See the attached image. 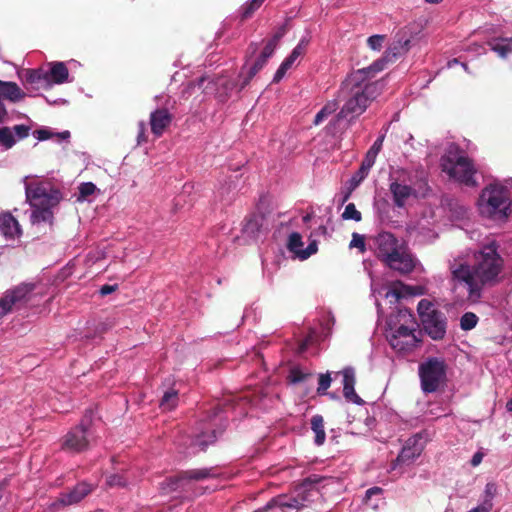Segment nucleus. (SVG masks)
<instances>
[{
  "label": "nucleus",
  "mask_w": 512,
  "mask_h": 512,
  "mask_svg": "<svg viewBox=\"0 0 512 512\" xmlns=\"http://www.w3.org/2000/svg\"><path fill=\"white\" fill-rule=\"evenodd\" d=\"M502 267V258L493 243L478 251L466 253L450 262L453 288L455 291L464 289L467 300L476 303L485 286L498 282Z\"/></svg>",
  "instance_id": "obj_1"
},
{
  "label": "nucleus",
  "mask_w": 512,
  "mask_h": 512,
  "mask_svg": "<svg viewBox=\"0 0 512 512\" xmlns=\"http://www.w3.org/2000/svg\"><path fill=\"white\" fill-rule=\"evenodd\" d=\"M390 60V51H388L370 66L352 72L342 82L336 96L338 103H342V106L334 121L329 124V129L341 120L351 122L367 110L381 93L380 84L372 82L371 79L382 71Z\"/></svg>",
  "instance_id": "obj_2"
},
{
  "label": "nucleus",
  "mask_w": 512,
  "mask_h": 512,
  "mask_svg": "<svg viewBox=\"0 0 512 512\" xmlns=\"http://www.w3.org/2000/svg\"><path fill=\"white\" fill-rule=\"evenodd\" d=\"M26 200L32 208L30 220L33 225H52L53 208L57 206L61 195L51 182L37 176L23 178Z\"/></svg>",
  "instance_id": "obj_3"
},
{
  "label": "nucleus",
  "mask_w": 512,
  "mask_h": 512,
  "mask_svg": "<svg viewBox=\"0 0 512 512\" xmlns=\"http://www.w3.org/2000/svg\"><path fill=\"white\" fill-rule=\"evenodd\" d=\"M373 247L378 258L391 269L408 274L417 266V259L408 251L407 246L393 234L382 232L373 238Z\"/></svg>",
  "instance_id": "obj_4"
},
{
  "label": "nucleus",
  "mask_w": 512,
  "mask_h": 512,
  "mask_svg": "<svg viewBox=\"0 0 512 512\" xmlns=\"http://www.w3.org/2000/svg\"><path fill=\"white\" fill-rule=\"evenodd\" d=\"M416 322L407 309H399L387 321V338L391 347L399 353L413 351L419 344Z\"/></svg>",
  "instance_id": "obj_5"
},
{
  "label": "nucleus",
  "mask_w": 512,
  "mask_h": 512,
  "mask_svg": "<svg viewBox=\"0 0 512 512\" xmlns=\"http://www.w3.org/2000/svg\"><path fill=\"white\" fill-rule=\"evenodd\" d=\"M480 214L494 221H503L510 214L511 198L507 187L500 183L486 186L477 202Z\"/></svg>",
  "instance_id": "obj_6"
},
{
  "label": "nucleus",
  "mask_w": 512,
  "mask_h": 512,
  "mask_svg": "<svg viewBox=\"0 0 512 512\" xmlns=\"http://www.w3.org/2000/svg\"><path fill=\"white\" fill-rule=\"evenodd\" d=\"M18 75L27 90H48L69 81V71L63 62H49L38 69L23 70Z\"/></svg>",
  "instance_id": "obj_7"
},
{
  "label": "nucleus",
  "mask_w": 512,
  "mask_h": 512,
  "mask_svg": "<svg viewBox=\"0 0 512 512\" xmlns=\"http://www.w3.org/2000/svg\"><path fill=\"white\" fill-rule=\"evenodd\" d=\"M442 170L448 176L468 186L476 185V169L469 158L455 146L449 147L441 159Z\"/></svg>",
  "instance_id": "obj_8"
},
{
  "label": "nucleus",
  "mask_w": 512,
  "mask_h": 512,
  "mask_svg": "<svg viewBox=\"0 0 512 512\" xmlns=\"http://www.w3.org/2000/svg\"><path fill=\"white\" fill-rule=\"evenodd\" d=\"M318 494L315 484L309 480H305L298 485L291 494L279 495L271 499L266 506L259 510L265 512L272 508L285 509H301L310 502L314 496Z\"/></svg>",
  "instance_id": "obj_9"
},
{
  "label": "nucleus",
  "mask_w": 512,
  "mask_h": 512,
  "mask_svg": "<svg viewBox=\"0 0 512 512\" xmlns=\"http://www.w3.org/2000/svg\"><path fill=\"white\" fill-rule=\"evenodd\" d=\"M421 388L425 393L437 391L446 382V364L438 358H428L419 366Z\"/></svg>",
  "instance_id": "obj_10"
},
{
  "label": "nucleus",
  "mask_w": 512,
  "mask_h": 512,
  "mask_svg": "<svg viewBox=\"0 0 512 512\" xmlns=\"http://www.w3.org/2000/svg\"><path fill=\"white\" fill-rule=\"evenodd\" d=\"M407 181H410V177L409 172L405 169H398L391 176L389 190L395 206L399 208L405 207L417 197L415 188L407 184Z\"/></svg>",
  "instance_id": "obj_11"
},
{
  "label": "nucleus",
  "mask_w": 512,
  "mask_h": 512,
  "mask_svg": "<svg viewBox=\"0 0 512 512\" xmlns=\"http://www.w3.org/2000/svg\"><path fill=\"white\" fill-rule=\"evenodd\" d=\"M199 87L203 88L206 94H214L219 100H226L237 85L231 81L227 75H222L216 79L203 77L199 81Z\"/></svg>",
  "instance_id": "obj_12"
},
{
  "label": "nucleus",
  "mask_w": 512,
  "mask_h": 512,
  "mask_svg": "<svg viewBox=\"0 0 512 512\" xmlns=\"http://www.w3.org/2000/svg\"><path fill=\"white\" fill-rule=\"evenodd\" d=\"M88 421L83 420L80 425L70 430L63 439V448L72 452H80L89 444Z\"/></svg>",
  "instance_id": "obj_13"
},
{
  "label": "nucleus",
  "mask_w": 512,
  "mask_h": 512,
  "mask_svg": "<svg viewBox=\"0 0 512 512\" xmlns=\"http://www.w3.org/2000/svg\"><path fill=\"white\" fill-rule=\"evenodd\" d=\"M33 289L34 286L32 284H21L13 290L8 291L0 299V318L9 313L14 306L25 302Z\"/></svg>",
  "instance_id": "obj_14"
},
{
  "label": "nucleus",
  "mask_w": 512,
  "mask_h": 512,
  "mask_svg": "<svg viewBox=\"0 0 512 512\" xmlns=\"http://www.w3.org/2000/svg\"><path fill=\"white\" fill-rule=\"evenodd\" d=\"M208 476V471L205 469L186 471L178 476L166 478L160 483V490L163 494H169L180 488H184L188 480H200Z\"/></svg>",
  "instance_id": "obj_15"
},
{
  "label": "nucleus",
  "mask_w": 512,
  "mask_h": 512,
  "mask_svg": "<svg viewBox=\"0 0 512 512\" xmlns=\"http://www.w3.org/2000/svg\"><path fill=\"white\" fill-rule=\"evenodd\" d=\"M424 449V443L421 435H414L410 437L403 446L400 454L398 455L392 469L395 470L400 465H410L416 458L420 456Z\"/></svg>",
  "instance_id": "obj_16"
},
{
  "label": "nucleus",
  "mask_w": 512,
  "mask_h": 512,
  "mask_svg": "<svg viewBox=\"0 0 512 512\" xmlns=\"http://www.w3.org/2000/svg\"><path fill=\"white\" fill-rule=\"evenodd\" d=\"M286 247L295 258L305 260L311 255L315 254L318 250L317 242L312 240L306 248H304V242L302 236L298 232H292L289 234Z\"/></svg>",
  "instance_id": "obj_17"
},
{
  "label": "nucleus",
  "mask_w": 512,
  "mask_h": 512,
  "mask_svg": "<svg viewBox=\"0 0 512 512\" xmlns=\"http://www.w3.org/2000/svg\"><path fill=\"white\" fill-rule=\"evenodd\" d=\"M427 292V287L424 284L419 285H406L401 281L392 282L389 290L386 291L385 297H393L395 301L400 298L408 296H421Z\"/></svg>",
  "instance_id": "obj_18"
},
{
  "label": "nucleus",
  "mask_w": 512,
  "mask_h": 512,
  "mask_svg": "<svg viewBox=\"0 0 512 512\" xmlns=\"http://www.w3.org/2000/svg\"><path fill=\"white\" fill-rule=\"evenodd\" d=\"M309 38L303 37L299 43L292 50L291 54L281 63L280 67L276 71L273 82H279L286 74V72L294 65L299 57L304 55L306 48L309 44Z\"/></svg>",
  "instance_id": "obj_19"
},
{
  "label": "nucleus",
  "mask_w": 512,
  "mask_h": 512,
  "mask_svg": "<svg viewBox=\"0 0 512 512\" xmlns=\"http://www.w3.org/2000/svg\"><path fill=\"white\" fill-rule=\"evenodd\" d=\"M266 62L267 61L260 56L255 59L248 58L239 75L241 83L237 91H241L245 88L250 80L264 67Z\"/></svg>",
  "instance_id": "obj_20"
},
{
  "label": "nucleus",
  "mask_w": 512,
  "mask_h": 512,
  "mask_svg": "<svg viewBox=\"0 0 512 512\" xmlns=\"http://www.w3.org/2000/svg\"><path fill=\"white\" fill-rule=\"evenodd\" d=\"M425 332L433 339L440 340L446 333V320L442 313L427 318L422 322Z\"/></svg>",
  "instance_id": "obj_21"
},
{
  "label": "nucleus",
  "mask_w": 512,
  "mask_h": 512,
  "mask_svg": "<svg viewBox=\"0 0 512 512\" xmlns=\"http://www.w3.org/2000/svg\"><path fill=\"white\" fill-rule=\"evenodd\" d=\"M343 374V395L347 401L354 404H362L363 400L355 392V371L351 367H347L342 371Z\"/></svg>",
  "instance_id": "obj_22"
},
{
  "label": "nucleus",
  "mask_w": 512,
  "mask_h": 512,
  "mask_svg": "<svg viewBox=\"0 0 512 512\" xmlns=\"http://www.w3.org/2000/svg\"><path fill=\"white\" fill-rule=\"evenodd\" d=\"M171 122V115L166 109H158L150 115L151 131L160 137Z\"/></svg>",
  "instance_id": "obj_23"
},
{
  "label": "nucleus",
  "mask_w": 512,
  "mask_h": 512,
  "mask_svg": "<svg viewBox=\"0 0 512 512\" xmlns=\"http://www.w3.org/2000/svg\"><path fill=\"white\" fill-rule=\"evenodd\" d=\"M0 233L7 239H15L20 236L19 223L11 214H0Z\"/></svg>",
  "instance_id": "obj_24"
},
{
  "label": "nucleus",
  "mask_w": 512,
  "mask_h": 512,
  "mask_svg": "<svg viewBox=\"0 0 512 512\" xmlns=\"http://www.w3.org/2000/svg\"><path fill=\"white\" fill-rule=\"evenodd\" d=\"M25 96V91L22 90L15 82L0 80L1 99L16 103L23 100Z\"/></svg>",
  "instance_id": "obj_25"
},
{
  "label": "nucleus",
  "mask_w": 512,
  "mask_h": 512,
  "mask_svg": "<svg viewBox=\"0 0 512 512\" xmlns=\"http://www.w3.org/2000/svg\"><path fill=\"white\" fill-rule=\"evenodd\" d=\"M92 490L93 487L91 485H88L87 483H80L69 493L63 494L60 498V502L64 505L76 504Z\"/></svg>",
  "instance_id": "obj_26"
},
{
  "label": "nucleus",
  "mask_w": 512,
  "mask_h": 512,
  "mask_svg": "<svg viewBox=\"0 0 512 512\" xmlns=\"http://www.w3.org/2000/svg\"><path fill=\"white\" fill-rule=\"evenodd\" d=\"M368 275L371 280V295L375 298V305L377 307L378 314H380L382 312V309L377 299V295H381L385 289H387L388 291L391 283L388 284V282L384 278L375 277L370 270H368Z\"/></svg>",
  "instance_id": "obj_27"
},
{
  "label": "nucleus",
  "mask_w": 512,
  "mask_h": 512,
  "mask_svg": "<svg viewBox=\"0 0 512 512\" xmlns=\"http://www.w3.org/2000/svg\"><path fill=\"white\" fill-rule=\"evenodd\" d=\"M339 109L338 100L335 98L328 101L315 115L313 125L319 126Z\"/></svg>",
  "instance_id": "obj_28"
},
{
  "label": "nucleus",
  "mask_w": 512,
  "mask_h": 512,
  "mask_svg": "<svg viewBox=\"0 0 512 512\" xmlns=\"http://www.w3.org/2000/svg\"><path fill=\"white\" fill-rule=\"evenodd\" d=\"M383 490L379 487H373L366 491L365 504L373 509H378L383 503Z\"/></svg>",
  "instance_id": "obj_29"
},
{
  "label": "nucleus",
  "mask_w": 512,
  "mask_h": 512,
  "mask_svg": "<svg viewBox=\"0 0 512 512\" xmlns=\"http://www.w3.org/2000/svg\"><path fill=\"white\" fill-rule=\"evenodd\" d=\"M311 428L315 433V443L322 445L325 442L326 434L324 430V420L321 415H314L311 418Z\"/></svg>",
  "instance_id": "obj_30"
},
{
  "label": "nucleus",
  "mask_w": 512,
  "mask_h": 512,
  "mask_svg": "<svg viewBox=\"0 0 512 512\" xmlns=\"http://www.w3.org/2000/svg\"><path fill=\"white\" fill-rule=\"evenodd\" d=\"M417 312L421 319V322L426 320L427 318L436 316L440 312L437 311L434 307V303L428 299H422L419 301L417 306Z\"/></svg>",
  "instance_id": "obj_31"
},
{
  "label": "nucleus",
  "mask_w": 512,
  "mask_h": 512,
  "mask_svg": "<svg viewBox=\"0 0 512 512\" xmlns=\"http://www.w3.org/2000/svg\"><path fill=\"white\" fill-rule=\"evenodd\" d=\"M377 156L373 155V153H369L367 151L365 158L362 161V164L359 168V179L357 182H362L368 175L370 169L373 167Z\"/></svg>",
  "instance_id": "obj_32"
},
{
  "label": "nucleus",
  "mask_w": 512,
  "mask_h": 512,
  "mask_svg": "<svg viewBox=\"0 0 512 512\" xmlns=\"http://www.w3.org/2000/svg\"><path fill=\"white\" fill-rule=\"evenodd\" d=\"M283 34H284V31L276 33L274 35V37L267 42V44L265 45V47L263 48V50L261 51L259 56L267 61L274 53V51L277 47L278 41L280 40V38L282 37Z\"/></svg>",
  "instance_id": "obj_33"
},
{
  "label": "nucleus",
  "mask_w": 512,
  "mask_h": 512,
  "mask_svg": "<svg viewBox=\"0 0 512 512\" xmlns=\"http://www.w3.org/2000/svg\"><path fill=\"white\" fill-rule=\"evenodd\" d=\"M178 404V395L176 391H167L160 402V407L164 411H170L174 409Z\"/></svg>",
  "instance_id": "obj_34"
},
{
  "label": "nucleus",
  "mask_w": 512,
  "mask_h": 512,
  "mask_svg": "<svg viewBox=\"0 0 512 512\" xmlns=\"http://www.w3.org/2000/svg\"><path fill=\"white\" fill-rule=\"evenodd\" d=\"M132 482L133 481L130 480V475L128 473L125 475L112 474L108 476L106 480V483L109 487H126Z\"/></svg>",
  "instance_id": "obj_35"
},
{
  "label": "nucleus",
  "mask_w": 512,
  "mask_h": 512,
  "mask_svg": "<svg viewBox=\"0 0 512 512\" xmlns=\"http://www.w3.org/2000/svg\"><path fill=\"white\" fill-rule=\"evenodd\" d=\"M492 50L496 52L501 58H506L511 52L510 43L508 39H499L492 44Z\"/></svg>",
  "instance_id": "obj_36"
},
{
  "label": "nucleus",
  "mask_w": 512,
  "mask_h": 512,
  "mask_svg": "<svg viewBox=\"0 0 512 512\" xmlns=\"http://www.w3.org/2000/svg\"><path fill=\"white\" fill-rule=\"evenodd\" d=\"M15 142L13 131L10 128L4 127L0 129V146L9 149Z\"/></svg>",
  "instance_id": "obj_37"
},
{
  "label": "nucleus",
  "mask_w": 512,
  "mask_h": 512,
  "mask_svg": "<svg viewBox=\"0 0 512 512\" xmlns=\"http://www.w3.org/2000/svg\"><path fill=\"white\" fill-rule=\"evenodd\" d=\"M477 323L478 317L472 312H466L460 319V327L465 331L473 329Z\"/></svg>",
  "instance_id": "obj_38"
},
{
  "label": "nucleus",
  "mask_w": 512,
  "mask_h": 512,
  "mask_svg": "<svg viewBox=\"0 0 512 512\" xmlns=\"http://www.w3.org/2000/svg\"><path fill=\"white\" fill-rule=\"evenodd\" d=\"M434 215L432 209L429 210V215L428 216H424L423 219L417 224V225H410L409 226V230L410 232H417V233H422L424 230H427L429 233L431 232V229H430V222L428 220V218H432Z\"/></svg>",
  "instance_id": "obj_39"
},
{
  "label": "nucleus",
  "mask_w": 512,
  "mask_h": 512,
  "mask_svg": "<svg viewBox=\"0 0 512 512\" xmlns=\"http://www.w3.org/2000/svg\"><path fill=\"white\" fill-rule=\"evenodd\" d=\"M97 190L96 186L92 182H85L79 186L78 201H84L90 195H93Z\"/></svg>",
  "instance_id": "obj_40"
},
{
  "label": "nucleus",
  "mask_w": 512,
  "mask_h": 512,
  "mask_svg": "<svg viewBox=\"0 0 512 512\" xmlns=\"http://www.w3.org/2000/svg\"><path fill=\"white\" fill-rule=\"evenodd\" d=\"M386 37L384 35L375 34L367 39L368 47L373 51H380L385 43Z\"/></svg>",
  "instance_id": "obj_41"
},
{
  "label": "nucleus",
  "mask_w": 512,
  "mask_h": 512,
  "mask_svg": "<svg viewBox=\"0 0 512 512\" xmlns=\"http://www.w3.org/2000/svg\"><path fill=\"white\" fill-rule=\"evenodd\" d=\"M342 218L345 220H354L358 222L361 220V213L356 209L353 203H349L344 209Z\"/></svg>",
  "instance_id": "obj_42"
},
{
  "label": "nucleus",
  "mask_w": 512,
  "mask_h": 512,
  "mask_svg": "<svg viewBox=\"0 0 512 512\" xmlns=\"http://www.w3.org/2000/svg\"><path fill=\"white\" fill-rule=\"evenodd\" d=\"M350 248H358L360 252L365 251V239L363 235H360L358 233L352 234V240L349 244Z\"/></svg>",
  "instance_id": "obj_43"
},
{
  "label": "nucleus",
  "mask_w": 512,
  "mask_h": 512,
  "mask_svg": "<svg viewBox=\"0 0 512 512\" xmlns=\"http://www.w3.org/2000/svg\"><path fill=\"white\" fill-rule=\"evenodd\" d=\"M215 438H216V436L214 433L212 435L208 436L207 439L204 434L199 435L195 439V445H198L199 447H201V449H204L207 445H209L210 443H213Z\"/></svg>",
  "instance_id": "obj_44"
},
{
  "label": "nucleus",
  "mask_w": 512,
  "mask_h": 512,
  "mask_svg": "<svg viewBox=\"0 0 512 512\" xmlns=\"http://www.w3.org/2000/svg\"><path fill=\"white\" fill-rule=\"evenodd\" d=\"M331 384V377L329 374H321L319 377L318 392L324 393Z\"/></svg>",
  "instance_id": "obj_45"
},
{
  "label": "nucleus",
  "mask_w": 512,
  "mask_h": 512,
  "mask_svg": "<svg viewBox=\"0 0 512 512\" xmlns=\"http://www.w3.org/2000/svg\"><path fill=\"white\" fill-rule=\"evenodd\" d=\"M13 135L16 134L18 139L26 138L29 135V128L25 125H15L13 129Z\"/></svg>",
  "instance_id": "obj_46"
},
{
  "label": "nucleus",
  "mask_w": 512,
  "mask_h": 512,
  "mask_svg": "<svg viewBox=\"0 0 512 512\" xmlns=\"http://www.w3.org/2000/svg\"><path fill=\"white\" fill-rule=\"evenodd\" d=\"M265 0H251L246 8H245V11H244V16L245 17H248L250 14H252L256 9H258L261 4L264 2Z\"/></svg>",
  "instance_id": "obj_47"
},
{
  "label": "nucleus",
  "mask_w": 512,
  "mask_h": 512,
  "mask_svg": "<svg viewBox=\"0 0 512 512\" xmlns=\"http://www.w3.org/2000/svg\"><path fill=\"white\" fill-rule=\"evenodd\" d=\"M305 377H306V374H304L299 368H293L290 371L289 378L292 383L300 382V381L304 380Z\"/></svg>",
  "instance_id": "obj_48"
},
{
  "label": "nucleus",
  "mask_w": 512,
  "mask_h": 512,
  "mask_svg": "<svg viewBox=\"0 0 512 512\" xmlns=\"http://www.w3.org/2000/svg\"><path fill=\"white\" fill-rule=\"evenodd\" d=\"M258 226V221L256 219H250L244 226V232L251 236H255L254 234L258 230Z\"/></svg>",
  "instance_id": "obj_49"
},
{
  "label": "nucleus",
  "mask_w": 512,
  "mask_h": 512,
  "mask_svg": "<svg viewBox=\"0 0 512 512\" xmlns=\"http://www.w3.org/2000/svg\"><path fill=\"white\" fill-rule=\"evenodd\" d=\"M384 141V135L379 136L376 141L373 143L371 148L368 150L369 153H373V155L377 156L382 148Z\"/></svg>",
  "instance_id": "obj_50"
},
{
  "label": "nucleus",
  "mask_w": 512,
  "mask_h": 512,
  "mask_svg": "<svg viewBox=\"0 0 512 512\" xmlns=\"http://www.w3.org/2000/svg\"><path fill=\"white\" fill-rule=\"evenodd\" d=\"M492 509V503L490 500H486L482 504L470 509L467 512H490Z\"/></svg>",
  "instance_id": "obj_51"
},
{
  "label": "nucleus",
  "mask_w": 512,
  "mask_h": 512,
  "mask_svg": "<svg viewBox=\"0 0 512 512\" xmlns=\"http://www.w3.org/2000/svg\"><path fill=\"white\" fill-rule=\"evenodd\" d=\"M145 130H146L145 123L143 121L139 122V124H138V135H137V142H138V144H141V143L147 141Z\"/></svg>",
  "instance_id": "obj_52"
},
{
  "label": "nucleus",
  "mask_w": 512,
  "mask_h": 512,
  "mask_svg": "<svg viewBox=\"0 0 512 512\" xmlns=\"http://www.w3.org/2000/svg\"><path fill=\"white\" fill-rule=\"evenodd\" d=\"M483 457H484V453L481 452V451H477L473 456H472V459H471V465L473 467H476L478 466L482 460H483Z\"/></svg>",
  "instance_id": "obj_53"
},
{
  "label": "nucleus",
  "mask_w": 512,
  "mask_h": 512,
  "mask_svg": "<svg viewBox=\"0 0 512 512\" xmlns=\"http://www.w3.org/2000/svg\"><path fill=\"white\" fill-rule=\"evenodd\" d=\"M52 136V133L47 129H41L36 131V137L38 140H47Z\"/></svg>",
  "instance_id": "obj_54"
},
{
  "label": "nucleus",
  "mask_w": 512,
  "mask_h": 512,
  "mask_svg": "<svg viewBox=\"0 0 512 512\" xmlns=\"http://www.w3.org/2000/svg\"><path fill=\"white\" fill-rule=\"evenodd\" d=\"M116 285H103L100 288V294L103 296L109 295L116 290Z\"/></svg>",
  "instance_id": "obj_55"
},
{
  "label": "nucleus",
  "mask_w": 512,
  "mask_h": 512,
  "mask_svg": "<svg viewBox=\"0 0 512 512\" xmlns=\"http://www.w3.org/2000/svg\"><path fill=\"white\" fill-rule=\"evenodd\" d=\"M495 492H496V486H495L494 483L486 484V486H485V493H486L487 496L492 498L494 496Z\"/></svg>",
  "instance_id": "obj_56"
},
{
  "label": "nucleus",
  "mask_w": 512,
  "mask_h": 512,
  "mask_svg": "<svg viewBox=\"0 0 512 512\" xmlns=\"http://www.w3.org/2000/svg\"><path fill=\"white\" fill-rule=\"evenodd\" d=\"M359 170L355 173V175H353V177L351 178V184L353 187H356L358 186L361 182H357V180L359 179Z\"/></svg>",
  "instance_id": "obj_57"
},
{
  "label": "nucleus",
  "mask_w": 512,
  "mask_h": 512,
  "mask_svg": "<svg viewBox=\"0 0 512 512\" xmlns=\"http://www.w3.org/2000/svg\"><path fill=\"white\" fill-rule=\"evenodd\" d=\"M6 116V109L3 103L0 101V123L3 121V119Z\"/></svg>",
  "instance_id": "obj_58"
},
{
  "label": "nucleus",
  "mask_w": 512,
  "mask_h": 512,
  "mask_svg": "<svg viewBox=\"0 0 512 512\" xmlns=\"http://www.w3.org/2000/svg\"><path fill=\"white\" fill-rule=\"evenodd\" d=\"M57 136L63 140L68 139L70 136V133L68 131H64L60 134H57Z\"/></svg>",
  "instance_id": "obj_59"
},
{
  "label": "nucleus",
  "mask_w": 512,
  "mask_h": 512,
  "mask_svg": "<svg viewBox=\"0 0 512 512\" xmlns=\"http://www.w3.org/2000/svg\"><path fill=\"white\" fill-rule=\"evenodd\" d=\"M307 345H308V340H306L305 342H303V343L301 344V346H300V350H301V351H304V350H305V348L307 347Z\"/></svg>",
  "instance_id": "obj_60"
},
{
  "label": "nucleus",
  "mask_w": 512,
  "mask_h": 512,
  "mask_svg": "<svg viewBox=\"0 0 512 512\" xmlns=\"http://www.w3.org/2000/svg\"><path fill=\"white\" fill-rule=\"evenodd\" d=\"M427 3H430V4H438L440 3L442 0H425Z\"/></svg>",
  "instance_id": "obj_61"
},
{
  "label": "nucleus",
  "mask_w": 512,
  "mask_h": 512,
  "mask_svg": "<svg viewBox=\"0 0 512 512\" xmlns=\"http://www.w3.org/2000/svg\"><path fill=\"white\" fill-rule=\"evenodd\" d=\"M507 409H508L509 411H512V399L508 401V403H507Z\"/></svg>",
  "instance_id": "obj_62"
},
{
  "label": "nucleus",
  "mask_w": 512,
  "mask_h": 512,
  "mask_svg": "<svg viewBox=\"0 0 512 512\" xmlns=\"http://www.w3.org/2000/svg\"><path fill=\"white\" fill-rule=\"evenodd\" d=\"M452 63H458L457 59H454L452 62H449V66H451Z\"/></svg>",
  "instance_id": "obj_63"
},
{
  "label": "nucleus",
  "mask_w": 512,
  "mask_h": 512,
  "mask_svg": "<svg viewBox=\"0 0 512 512\" xmlns=\"http://www.w3.org/2000/svg\"><path fill=\"white\" fill-rule=\"evenodd\" d=\"M508 41H509V43H511V44H512V37H511L510 39H508Z\"/></svg>",
  "instance_id": "obj_64"
}]
</instances>
